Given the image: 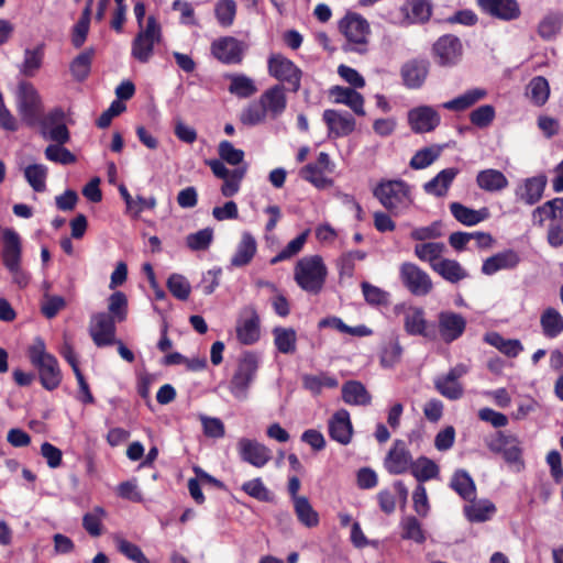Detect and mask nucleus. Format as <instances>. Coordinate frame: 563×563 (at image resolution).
I'll return each instance as SVG.
<instances>
[{
	"instance_id": "obj_50",
	"label": "nucleus",
	"mask_w": 563,
	"mask_h": 563,
	"mask_svg": "<svg viewBox=\"0 0 563 563\" xmlns=\"http://www.w3.org/2000/svg\"><path fill=\"white\" fill-rule=\"evenodd\" d=\"M405 11L412 22L423 23L430 19L432 7L428 0H409L405 4Z\"/></svg>"
},
{
	"instance_id": "obj_1",
	"label": "nucleus",
	"mask_w": 563,
	"mask_h": 563,
	"mask_svg": "<svg viewBox=\"0 0 563 563\" xmlns=\"http://www.w3.org/2000/svg\"><path fill=\"white\" fill-rule=\"evenodd\" d=\"M286 87L275 84L263 91L256 101L249 103L240 113V122L254 126L264 123L267 119L276 120L287 109Z\"/></svg>"
},
{
	"instance_id": "obj_21",
	"label": "nucleus",
	"mask_w": 563,
	"mask_h": 563,
	"mask_svg": "<svg viewBox=\"0 0 563 563\" xmlns=\"http://www.w3.org/2000/svg\"><path fill=\"white\" fill-rule=\"evenodd\" d=\"M238 451L242 461L261 468L272 459L269 448L256 440L241 438L238 442Z\"/></svg>"
},
{
	"instance_id": "obj_33",
	"label": "nucleus",
	"mask_w": 563,
	"mask_h": 563,
	"mask_svg": "<svg viewBox=\"0 0 563 563\" xmlns=\"http://www.w3.org/2000/svg\"><path fill=\"white\" fill-rule=\"evenodd\" d=\"M446 246L442 242H424L415 245L413 253L421 262L428 263L431 269L444 258Z\"/></svg>"
},
{
	"instance_id": "obj_4",
	"label": "nucleus",
	"mask_w": 563,
	"mask_h": 563,
	"mask_svg": "<svg viewBox=\"0 0 563 563\" xmlns=\"http://www.w3.org/2000/svg\"><path fill=\"white\" fill-rule=\"evenodd\" d=\"M29 357L33 366L38 371L42 386L47 390L56 389L62 382V372L56 357L45 350L42 340H37L29 350Z\"/></svg>"
},
{
	"instance_id": "obj_39",
	"label": "nucleus",
	"mask_w": 563,
	"mask_h": 563,
	"mask_svg": "<svg viewBox=\"0 0 563 563\" xmlns=\"http://www.w3.org/2000/svg\"><path fill=\"white\" fill-rule=\"evenodd\" d=\"M256 247L257 245L254 236L249 232H244L238 244L236 251L231 258V265L235 267L247 265L253 260L256 253Z\"/></svg>"
},
{
	"instance_id": "obj_32",
	"label": "nucleus",
	"mask_w": 563,
	"mask_h": 563,
	"mask_svg": "<svg viewBox=\"0 0 563 563\" xmlns=\"http://www.w3.org/2000/svg\"><path fill=\"white\" fill-rule=\"evenodd\" d=\"M432 271L450 284H459L470 276L466 268L459 261L446 257L435 264Z\"/></svg>"
},
{
	"instance_id": "obj_34",
	"label": "nucleus",
	"mask_w": 563,
	"mask_h": 563,
	"mask_svg": "<svg viewBox=\"0 0 563 563\" xmlns=\"http://www.w3.org/2000/svg\"><path fill=\"white\" fill-rule=\"evenodd\" d=\"M476 184L482 190L497 192L507 188L509 181L500 170L487 168L477 174Z\"/></svg>"
},
{
	"instance_id": "obj_59",
	"label": "nucleus",
	"mask_w": 563,
	"mask_h": 563,
	"mask_svg": "<svg viewBox=\"0 0 563 563\" xmlns=\"http://www.w3.org/2000/svg\"><path fill=\"white\" fill-rule=\"evenodd\" d=\"M308 235H309V231L307 230V231L300 233L297 238H295L290 242H288L287 245L276 256H274L271 260V264H273V265L277 264L282 261L288 260V258L295 256L296 254H298L302 250Z\"/></svg>"
},
{
	"instance_id": "obj_9",
	"label": "nucleus",
	"mask_w": 563,
	"mask_h": 563,
	"mask_svg": "<svg viewBox=\"0 0 563 563\" xmlns=\"http://www.w3.org/2000/svg\"><path fill=\"white\" fill-rule=\"evenodd\" d=\"M484 441L489 451L501 454L506 463L523 466L522 450L517 437L496 431L487 435Z\"/></svg>"
},
{
	"instance_id": "obj_20",
	"label": "nucleus",
	"mask_w": 563,
	"mask_h": 563,
	"mask_svg": "<svg viewBox=\"0 0 563 563\" xmlns=\"http://www.w3.org/2000/svg\"><path fill=\"white\" fill-rule=\"evenodd\" d=\"M433 53L439 65L453 66L462 57V43L452 34L443 35L433 44Z\"/></svg>"
},
{
	"instance_id": "obj_7",
	"label": "nucleus",
	"mask_w": 563,
	"mask_h": 563,
	"mask_svg": "<svg viewBox=\"0 0 563 563\" xmlns=\"http://www.w3.org/2000/svg\"><path fill=\"white\" fill-rule=\"evenodd\" d=\"M162 40V29L154 16H148L145 29L141 30L131 44V56L141 64L151 60L155 44Z\"/></svg>"
},
{
	"instance_id": "obj_23",
	"label": "nucleus",
	"mask_w": 563,
	"mask_h": 563,
	"mask_svg": "<svg viewBox=\"0 0 563 563\" xmlns=\"http://www.w3.org/2000/svg\"><path fill=\"white\" fill-rule=\"evenodd\" d=\"M1 260L3 266L9 269L22 265V242L20 235L10 228L2 231Z\"/></svg>"
},
{
	"instance_id": "obj_19",
	"label": "nucleus",
	"mask_w": 563,
	"mask_h": 563,
	"mask_svg": "<svg viewBox=\"0 0 563 563\" xmlns=\"http://www.w3.org/2000/svg\"><path fill=\"white\" fill-rule=\"evenodd\" d=\"M440 122V113L431 106H419L408 111V123L415 133L432 132Z\"/></svg>"
},
{
	"instance_id": "obj_12",
	"label": "nucleus",
	"mask_w": 563,
	"mask_h": 563,
	"mask_svg": "<svg viewBox=\"0 0 563 563\" xmlns=\"http://www.w3.org/2000/svg\"><path fill=\"white\" fill-rule=\"evenodd\" d=\"M18 110L29 126H35L42 115V101L38 92L30 82H21L18 95Z\"/></svg>"
},
{
	"instance_id": "obj_16",
	"label": "nucleus",
	"mask_w": 563,
	"mask_h": 563,
	"mask_svg": "<svg viewBox=\"0 0 563 563\" xmlns=\"http://www.w3.org/2000/svg\"><path fill=\"white\" fill-rule=\"evenodd\" d=\"M211 53L222 64L236 65L243 60L245 45L233 36H223L212 42Z\"/></svg>"
},
{
	"instance_id": "obj_38",
	"label": "nucleus",
	"mask_w": 563,
	"mask_h": 563,
	"mask_svg": "<svg viewBox=\"0 0 563 563\" xmlns=\"http://www.w3.org/2000/svg\"><path fill=\"white\" fill-rule=\"evenodd\" d=\"M471 504L464 507L465 517L471 522H485L493 518L496 512L495 505L488 499L470 500Z\"/></svg>"
},
{
	"instance_id": "obj_64",
	"label": "nucleus",
	"mask_w": 563,
	"mask_h": 563,
	"mask_svg": "<svg viewBox=\"0 0 563 563\" xmlns=\"http://www.w3.org/2000/svg\"><path fill=\"white\" fill-rule=\"evenodd\" d=\"M92 55L91 49L85 51L71 62L70 71L77 80H84L89 75Z\"/></svg>"
},
{
	"instance_id": "obj_37",
	"label": "nucleus",
	"mask_w": 563,
	"mask_h": 563,
	"mask_svg": "<svg viewBox=\"0 0 563 563\" xmlns=\"http://www.w3.org/2000/svg\"><path fill=\"white\" fill-rule=\"evenodd\" d=\"M450 211L456 221L468 227L478 224L489 216L486 208L474 210L460 202L450 203Z\"/></svg>"
},
{
	"instance_id": "obj_41",
	"label": "nucleus",
	"mask_w": 563,
	"mask_h": 563,
	"mask_svg": "<svg viewBox=\"0 0 563 563\" xmlns=\"http://www.w3.org/2000/svg\"><path fill=\"white\" fill-rule=\"evenodd\" d=\"M227 78L230 79L228 90L233 96L246 99L257 91L254 80L244 74H230Z\"/></svg>"
},
{
	"instance_id": "obj_5",
	"label": "nucleus",
	"mask_w": 563,
	"mask_h": 563,
	"mask_svg": "<svg viewBox=\"0 0 563 563\" xmlns=\"http://www.w3.org/2000/svg\"><path fill=\"white\" fill-rule=\"evenodd\" d=\"M339 29L346 38L345 52L365 54L368 51L371 27L366 19L358 13H347L339 23Z\"/></svg>"
},
{
	"instance_id": "obj_26",
	"label": "nucleus",
	"mask_w": 563,
	"mask_h": 563,
	"mask_svg": "<svg viewBox=\"0 0 563 563\" xmlns=\"http://www.w3.org/2000/svg\"><path fill=\"white\" fill-rule=\"evenodd\" d=\"M547 186V177L543 175L525 179L523 184L516 188V197L528 206L539 202Z\"/></svg>"
},
{
	"instance_id": "obj_11",
	"label": "nucleus",
	"mask_w": 563,
	"mask_h": 563,
	"mask_svg": "<svg viewBox=\"0 0 563 563\" xmlns=\"http://www.w3.org/2000/svg\"><path fill=\"white\" fill-rule=\"evenodd\" d=\"M36 125L40 126V133L45 140L58 144H66L70 140V133L65 123V112L62 108H54L45 115H41Z\"/></svg>"
},
{
	"instance_id": "obj_61",
	"label": "nucleus",
	"mask_w": 563,
	"mask_h": 563,
	"mask_svg": "<svg viewBox=\"0 0 563 563\" xmlns=\"http://www.w3.org/2000/svg\"><path fill=\"white\" fill-rule=\"evenodd\" d=\"M43 62V52L41 48L25 49L24 60L20 67V71L26 77H33L41 68Z\"/></svg>"
},
{
	"instance_id": "obj_10",
	"label": "nucleus",
	"mask_w": 563,
	"mask_h": 563,
	"mask_svg": "<svg viewBox=\"0 0 563 563\" xmlns=\"http://www.w3.org/2000/svg\"><path fill=\"white\" fill-rule=\"evenodd\" d=\"M399 278L407 290L413 296L423 297L433 289L430 275L411 262H404L399 267Z\"/></svg>"
},
{
	"instance_id": "obj_60",
	"label": "nucleus",
	"mask_w": 563,
	"mask_h": 563,
	"mask_svg": "<svg viewBox=\"0 0 563 563\" xmlns=\"http://www.w3.org/2000/svg\"><path fill=\"white\" fill-rule=\"evenodd\" d=\"M63 145L58 143L49 144L44 151L46 159L62 165L74 164L76 156Z\"/></svg>"
},
{
	"instance_id": "obj_31",
	"label": "nucleus",
	"mask_w": 563,
	"mask_h": 563,
	"mask_svg": "<svg viewBox=\"0 0 563 563\" xmlns=\"http://www.w3.org/2000/svg\"><path fill=\"white\" fill-rule=\"evenodd\" d=\"M330 96L334 99V102L350 107L355 114L365 115L364 98L353 88L335 86L331 88Z\"/></svg>"
},
{
	"instance_id": "obj_62",
	"label": "nucleus",
	"mask_w": 563,
	"mask_h": 563,
	"mask_svg": "<svg viewBox=\"0 0 563 563\" xmlns=\"http://www.w3.org/2000/svg\"><path fill=\"white\" fill-rule=\"evenodd\" d=\"M402 539L412 540L417 543H423L426 540L421 525L413 516L406 517L401 520Z\"/></svg>"
},
{
	"instance_id": "obj_28",
	"label": "nucleus",
	"mask_w": 563,
	"mask_h": 563,
	"mask_svg": "<svg viewBox=\"0 0 563 563\" xmlns=\"http://www.w3.org/2000/svg\"><path fill=\"white\" fill-rule=\"evenodd\" d=\"M404 84L410 89L420 88L429 74V63L424 59H412L404 64L400 70Z\"/></svg>"
},
{
	"instance_id": "obj_36",
	"label": "nucleus",
	"mask_w": 563,
	"mask_h": 563,
	"mask_svg": "<svg viewBox=\"0 0 563 563\" xmlns=\"http://www.w3.org/2000/svg\"><path fill=\"white\" fill-rule=\"evenodd\" d=\"M487 91L483 88H473L456 98L442 103V108L450 111L461 112L464 111L478 101L486 98Z\"/></svg>"
},
{
	"instance_id": "obj_42",
	"label": "nucleus",
	"mask_w": 563,
	"mask_h": 563,
	"mask_svg": "<svg viewBox=\"0 0 563 563\" xmlns=\"http://www.w3.org/2000/svg\"><path fill=\"white\" fill-rule=\"evenodd\" d=\"M450 486L464 500H473L475 498V483L471 475L464 470H459L454 473Z\"/></svg>"
},
{
	"instance_id": "obj_24",
	"label": "nucleus",
	"mask_w": 563,
	"mask_h": 563,
	"mask_svg": "<svg viewBox=\"0 0 563 563\" xmlns=\"http://www.w3.org/2000/svg\"><path fill=\"white\" fill-rule=\"evenodd\" d=\"M481 10L503 21L516 20L520 16V7L517 0H477Z\"/></svg>"
},
{
	"instance_id": "obj_55",
	"label": "nucleus",
	"mask_w": 563,
	"mask_h": 563,
	"mask_svg": "<svg viewBox=\"0 0 563 563\" xmlns=\"http://www.w3.org/2000/svg\"><path fill=\"white\" fill-rule=\"evenodd\" d=\"M323 170L318 167L314 163L307 164L305 167L300 169V177L319 189H323L330 187L332 185V180L327 178L323 175Z\"/></svg>"
},
{
	"instance_id": "obj_52",
	"label": "nucleus",
	"mask_w": 563,
	"mask_h": 563,
	"mask_svg": "<svg viewBox=\"0 0 563 563\" xmlns=\"http://www.w3.org/2000/svg\"><path fill=\"white\" fill-rule=\"evenodd\" d=\"M247 172V165H242L236 168H234L231 172V175L223 178V184L221 186V194L224 197H233L235 194L239 192L241 183L243 178L245 177Z\"/></svg>"
},
{
	"instance_id": "obj_18",
	"label": "nucleus",
	"mask_w": 563,
	"mask_h": 563,
	"mask_svg": "<svg viewBox=\"0 0 563 563\" xmlns=\"http://www.w3.org/2000/svg\"><path fill=\"white\" fill-rule=\"evenodd\" d=\"M466 329V319L457 312L444 310L438 314V338L443 342L452 343L460 339Z\"/></svg>"
},
{
	"instance_id": "obj_14",
	"label": "nucleus",
	"mask_w": 563,
	"mask_h": 563,
	"mask_svg": "<svg viewBox=\"0 0 563 563\" xmlns=\"http://www.w3.org/2000/svg\"><path fill=\"white\" fill-rule=\"evenodd\" d=\"M261 336V320L253 305L245 306L236 324V338L245 345L256 343Z\"/></svg>"
},
{
	"instance_id": "obj_54",
	"label": "nucleus",
	"mask_w": 563,
	"mask_h": 563,
	"mask_svg": "<svg viewBox=\"0 0 563 563\" xmlns=\"http://www.w3.org/2000/svg\"><path fill=\"white\" fill-rule=\"evenodd\" d=\"M214 15L218 23L223 27L233 24L236 15V3L234 0H219L214 5Z\"/></svg>"
},
{
	"instance_id": "obj_56",
	"label": "nucleus",
	"mask_w": 563,
	"mask_h": 563,
	"mask_svg": "<svg viewBox=\"0 0 563 563\" xmlns=\"http://www.w3.org/2000/svg\"><path fill=\"white\" fill-rule=\"evenodd\" d=\"M562 26V16L559 13L547 14L538 25V34L543 40H551L556 36Z\"/></svg>"
},
{
	"instance_id": "obj_51",
	"label": "nucleus",
	"mask_w": 563,
	"mask_h": 563,
	"mask_svg": "<svg viewBox=\"0 0 563 563\" xmlns=\"http://www.w3.org/2000/svg\"><path fill=\"white\" fill-rule=\"evenodd\" d=\"M361 289H362L365 301L369 306L386 307L389 305L390 294L388 291H386L377 286H374L368 282H363L361 284Z\"/></svg>"
},
{
	"instance_id": "obj_57",
	"label": "nucleus",
	"mask_w": 563,
	"mask_h": 563,
	"mask_svg": "<svg viewBox=\"0 0 563 563\" xmlns=\"http://www.w3.org/2000/svg\"><path fill=\"white\" fill-rule=\"evenodd\" d=\"M118 551L135 563H151L141 548L121 537H114Z\"/></svg>"
},
{
	"instance_id": "obj_49",
	"label": "nucleus",
	"mask_w": 563,
	"mask_h": 563,
	"mask_svg": "<svg viewBox=\"0 0 563 563\" xmlns=\"http://www.w3.org/2000/svg\"><path fill=\"white\" fill-rule=\"evenodd\" d=\"M441 152L442 146L440 145H431L428 147H423L416 152V154L411 157L409 166L412 169L427 168L439 158Z\"/></svg>"
},
{
	"instance_id": "obj_45",
	"label": "nucleus",
	"mask_w": 563,
	"mask_h": 563,
	"mask_svg": "<svg viewBox=\"0 0 563 563\" xmlns=\"http://www.w3.org/2000/svg\"><path fill=\"white\" fill-rule=\"evenodd\" d=\"M527 96L533 104L538 107L543 106L550 96V87L548 80L542 76L532 78L527 86Z\"/></svg>"
},
{
	"instance_id": "obj_58",
	"label": "nucleus",
	"mask_w": 563,
	"mask_h": 563,
	"mask_svg": "<svg viewBox=\"0 0 563 563\" xmlns=\"http://www.w3.org/2000/svg\"><path fill=\"white\" fill-rule=\"evenodd\" d=\"M108 310L109 314L118 322L126 319L128 314V298L124 292L115 291L109 297Z\"/></svg>"
},
{
	"instance_id": "obj_25",
	"label": "nucleus",
	"mask_w": 563,
	"mask_h": 563,
	"mask_svg": "<svg viewBox=\"0 0 563 563\" xmlns=\"http://www.w3.org/2000/svg\"><path fill=\"white\" fill-rule=\"evenodd\" d=\"M385 468L389 474L406 473L412 465V456L402 440H396L385 459Z\"/></svg>"
},
{
	"instance_id": "obj_22",
	"label": "nucleus",
	"mask_w": 563,
	"mask_h": 563,
	"mask_svg": "<svg viewBox=\"0 0 563 563\" xmlns=\"http://www.w3.org/2000/svg\"><path fill=\"white\" fill-rule=\"evenodd\" d=\"M322 118L329 129L330 136H347L355 130V119L346 111L327 109Z\"/></svg>"
},
{
	"instance_id": "obj_40",
	"label": "nucleus",
	"mask_w": 563,
	"mask_h": 563,
	"mask_svg": "<svg viewBox=\"0 0 563 563\" xmlns=\"http://www.w3.org/2000/svg\"><path fill=\"white\" fill-rule=\"evenodd\" d=\"M484 341L496 347L500 353L508 357H516L523 350L521 342L517 339H505L497 332H488L484 336Z\"/></svg>"
},
{
	"instance_id": "obj_35",
	"label": "nucleus",
	"mask_w": 563,
	"mask_h": 563,
	"mask_svg": "<svg viewBox=\"0 0 563 563\" xmlns=\"http://www.w3.org/2000/svg\"><path fill=\"white\" fill-rule=\"evenodd\" d=\"M342 399L351 406H368L372 396L361 382L349 380L342 386Z\"/></svg>"
},
{
	"instance_id": "obj_47",
	"label": "nucleus",
	"mask_w": 563,
	"mask_h": 563,
	"mask_svg": "<svg viewBox=\"0 0 563 563\" xmlns=\"http://www.w3.org/2000/svg\"><path fill=\"white\" fill-rule=\"evenodd\" d=\"M302 385L312 394L319 395L323 388L338 387L339 382L327 373H320L318 375H305L302 377Z\"/></svg>"
},
{
	"instance_id": "obj_15",
	"label": "nucleus",
	"mask_w": 563,
	"mask_h": 563,
	"mask_svg": "<svg viewBox=\"0 0 563 563\" xmlns=\"http://www.w3.org/2000/svg\"><path fill=\"white\" fill-rule=\"evenodd\" d=\"M468 367L465 364H456L445 375L438 376L434 379V387L440 395L450 399L457 400L463 397L464 388L459 382L466 373Z\"/></svg>"
},
{
	"instance_id": "obj_3",
	"label": "nucleus",
	"mask_w": 563,
	"mask_h": 563,
	"mask_svg": "<svg viewBox=\"0 0 563 563\" xmlns=\"http://www.w3.org/2000/svg\"><path fill=\"white\" fill-rule=\"evenodd\" d=\"M328 269L319 255L300 258L294 269V279L305 291L317 295L323 288Z\"/></svg>"
},
{
	"instance_id": "obj_46",
	"label": "nucleus",
	"mask_w": 563,
	"mask_h": 563,
	"mask_svg": "<svg viewBox=\"0 0 563 563\" xmlns=\"http://www.w3.org/2000/svg\"><path fill=\"white\" fill-rule=\"evenodd\" d=\"M294 510L298 520L306 527L312 528L319 523V515L312 508L307 497L296 498Z\"/></svg>"
},
{
	"instance_id": "obj_8",
	"label": "nucleus",
	"mask_w": 563,
	"mask_h": 563,
	"mask_svg": "<svg viewBox=\"0 0 563 563\" xmlns=\"http://www.w3.org/2000/svg\"><path fill=\"white\" fill-rule=\"evenodd\" d=\"M267 70L278 84H287L291 92H298L301 87L302 70L289 58L282 54H271Z\"/></svg>"
},
{
	"instance_id": "obj_29",
	"label": "nucleus",
	"mask_w": 563,
	"mask_h": 563,
	"mask_svg": "<svg viewBox=\"0 0 563 563\" xmlns=\"http://www.w3.org/2000/svg\"><path fill=\"white\" fill-rule=\"evenodd\" d=\"M519 263L520 256L516 251L505 250L486 258L482 266V273L490 276L501 269H514Z\"/></svg>"
},
{
	"instance_id": "obj_63",
	"label": "nucleus",
	"mask_w": 563,
	"mask_h": 563,
	"mask_svg": "<svg viewBox=\"0 0 563 563\" xmlns=\"http://www.w3.org/2000/svg\"><path fill=\"white\" fill-rule=\"evenodd\" d=\"M106 517V511L101 507H95L91 512H88L82 518V527L91 537H99L102 533V519Z\"/></svg>"
},
{
	"instance_id": "obj_2",
	"label": "nucleus",
	"mask_w": 563,
	"mask_h": 563,
	"mask_svg": "<svg viewBox=\"0 0 563 563\" xmlns=\"http://www.w3.org/2000/svg\"><path fill=\"white\" fill-rule=\"evenodd\" d=\"M373 196L395 217L405 214L415 202L411 186L402 179H382L374 187Z\"/></svg>"
},
{
	"instance_id": "obj_44",
	"label": "nucleus",
	"mask_w": 563,
	"mask_h": 563,
	"mask_svg": "<svg viewBox=\"0 0 563 563\" xmlns=\"http://www.w3.org/2000/svg\"><path fill=\"white\" fill-rule=\"evenodd\" d=\"M274 344L283 354L296 352L297 333L292 328L276 327L273 329Z\"/></svg>"
},
{
	"instance_id": "obj_53",
	"label": "nucleus",
	"mask_w": 563,
	"mask_h": 563,
	"mask_svg": "<svg viewBox=\"0 0 563 563\" xmlns=\"http://www.w3.org/2000/svg\"><path fill=\"white\" fill-rule=\"evenodd\" d=\"M24 176L29 185L34 191L42 192L45 190V180L47 177V168L42 164H32L24 169Z\"/></svg>"
},
{
	"instance_id": "obj_17",
	"label": "nucleus",
	"mask_w": 563,
	"mask_h": 563,
	"mask_svg": "<svg viewBox=\"0 0 563 563\" xmlns=\"http://www.w3.org/2000/svg\"><path fill=\"white\" fill-rule=\"evenodd\" d=\"M115 322L107 312H98L91 316L89 333L92 341L99 347L115 343Z\"/></svg>"
},
{
	"instance_id": "obj_48",
	"label": "nucleus",
	"mask_w": 563,
	"mask_h": 563,
	"mask_svg": "<svg viewBox=\"0 0 563 563\" xmlns=\"http://www.w3.org/2000/svg\"><path fill=\"white\" fill-rule=\"evenodd\" d=\"M413 477L422 484L439 475V466L428 457H419L410 467Z\"/></svg>"
},
{
	"instance_id": "obj_13",
	"label": "nucleus",
	"mask_w": 563,
	"mask_h": 563,
	"mask_svg": "<svg viewBox=\"0 0 563 563\" xmlns=\"http://www.w3.org/2000/svg\"><path fill=\"white\" fill-rule=\"evenodd\" d=\"M404 329L409 335H419L428 341L438 339L437 328L428 322L421 307H409L404 311Z\"/></svg>"
},
{
	"instance_id": "obj_30",
	"label": "nucleus",
	"mask_w": 563,
	"mask_h": 563,
	"mask_svg": "<svg viewBox=\"0 0 563 563\" xmlns=\"http://www.w3.org/2000/svg\"><path fill=\"white\" fill-rule=\"evenodd\" d=\"M457 174L459 169L455 167L442 169L423 185L424 192L434 197H444Z\"/></svg>"
},
{
	"instance_id": "obj_6",
	"label": "nucleus",
	"mask_w": 563,
	"mask_h": 563,
	"mask_svg": "<svg viewBox=\"0 0 563 563\" xmlns=\"http://www.w3.org/2000/svg\"><path fill=\"white\" fill-rule=\"evenodd\" d=\"M258 369V358L252 352H245L239 360L236 369L230 379L229 389L239 400L247 398L249 388Z\"/></svg>"
},
{
	"instance_id": "obj_43",
	"label": "nucleus",
	"mask_w": 563,
	"mask_h": 563,
	"mask_svg": "<svg viewBox=\"0 0 563 563\" xmlns=\"http://www.w3.org/2000/svg\"><path fill=\"white\" fill-rule=\"evenodd\" d=\"M542 332L547 338L553 339L563 331V317L554 308H547L540 318Z\"/></svg>"
},
{
	"instance_id": "obj_27",
	"label": "nucleus",
	"mask_w": 563,
	"mask_h": 563,
	"mask_svg": "<svg viewBox=\"0 0 563 563\" xmlns=\"http://www.w3.org/2000/svg\"><path fill=\"white\" fill-rule=\"evenodd\" d=\"M329 434L332 440L343 445L351 442L353 427L347 410L341 409L332 416L329 420Z\"/></svg>"
}]
</instances>
